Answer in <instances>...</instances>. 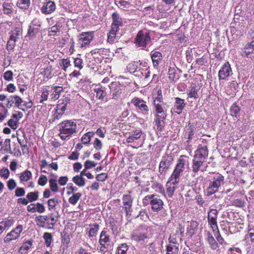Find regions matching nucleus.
Instances as JSON below:
<instances>
[{"label":"nucleus","instance_id":"1","mask_svg":"<svg viewBox=\"0 0 254 254\" xmlns=\"http://www.w3.org/2000/svg\"><path fill=\"white\" fill-rule=\"evenodd\" d=\"M153 104L154 107V122L157 129L162 130L165 126V120L167 117L168 107L167 104L163 102L161 89L157 90L156 96H153Z\"/></svg>","mask_w":254,"mask_h":254},{"label":"nucleus","instance_id":"2","mask_svg":"<svg viewBox=\"0 0 254 254\" xmlns=\"http://www.w3.org/2000/svg\"><path fill=\"white\" fill-rule=\"evenodd\" d=\"M58 126L59 135L63 140L67 139L70 135L76 132V124L72 120H65Z\"/></svg>","mask_w":254,"mask_h":254},{"label":"nucleus","instance_id":"3","mask_svg":"<svg viewBox=\"0 0 254 254\" xmlns=\"http://www.w3.org/2000/svg\"><path fill=\"white\" fill-rule=\"evenodd\" d=\"M69 103V99L67 98H65L62 103L57 104L55 110L52 111V114L49 122L50 123H56L61 119L64 113L67 104Z\"/></svg>","mask_w":254,"mask_h":254},{"label":"nucleus","instance_id":"4","mask_svg":"<svg viewBox=\"0 0 254 254\" xmlns=\"http://www.w3.org/2000/svg\"><path fill=\"white\" fill-rule=\"evenodd\" d=\"M224 177L219 173L215 174L209 180V186L207 189L208 195L217 192L219 187L224 184Z\"/></svg>","mask_w":254,"mask_h":254},{"label":"nucleus","instance_id":"5","mask_svg":"<svg viewBox=\"0 0 254 254\" xmlns=\"http://www.w3.org/2000/svg\"><path fill=\"white\" fill-rule=\"evenodd\" d=\"M151 40V36L149 32L140 30L135 38L134 44L136 47L144 50Z\"/></svg>","mask_w":254,"mask_h":254},{"label":"nucleus","instance_id":"6","mask_svg":"<svg viewBox=\"0 0 254 254\" xmlns=\"http://www.w3.org/2000/svg\"><path fill=\"white\" fill-rule=\"evenodd\" d=\"M22 34V30L16 27L12 29L10 32L9 39L7 42L6 49L8 51H12L14 49L16 43L19 40Z\"/></svg>","mask_w":254,"mask_h":254},{"label":"nucleus","instance_id":"7","mask_svg":"<svg viewBox=\"0 0 254 254\" xmlns=\"http://www.w3.org/2000/svg\"><path fill=\"white\" fill-rule=\"evenodd\" d=\"M23 225H18L16 228L7 233L4 238V243L7 244L19 238L23 230Z\"/></svg>","mask_w":254,"mask_h":254},{"label":"nucleus","instance_id":"8","mask_svg":"<svg viewBox=\"0 0 254 254\" xmlns=\"http://www.w3.org/2000/svg\"><path fill=\"white\" fill-rule=\"evenodd\" d=\"M80 38L77 41V45L80 48H82L88 46L94 37L93 32H82L80 34Z\"/></svg>","mask_w":254,"mask_h":254},{"label":"nucleus","instance_id":"9","mask_svg":"<svg viewBox=\"0 0 254 254\" xmlns=\"http://www.w3.org/2000/svg\"><path fill=\"white\" fill-rule=\"evenodd\" d=\"M217 210L216 209L210 208L207 212V220L208 224L210 226L213 232L218 229L217 221Z\"/></svg>","mask_w":254,"mask_h":254},{"label":"nucleus","instance_id":"10","mask_svg":"<svg viewBox=\"0 0 254 254\" xmlns=\"http://www.w3.org/2000/svg\"><path fill=\"white\" fill-rule=\"evenodd\" d=\"M183 160H179V162L177 164L173 174L170 178V182H172L174 184L179 183L180 174L183 173L185 163Z\"/></svg>","mask_w":254,"mask_h":254},{"label":"nucleus","instance_id":"11","mask_svg":"<svg viewBox=\"0 0 254 254\" xmlns=\"http://www.w3.org/2000/svg\"><path fill=\"white\" fill-rule=\"evenodd\" d=\"M252 41L245 44L240 51V55L243 58H249L254 52V32L251 35Z\"/></svg>","mask_w":254,"mask_h":254},{"label":"nucleus","instance_id":"12","mask_svg":"<svg viewBox=\"0 0 254 254\" xmlns=\"http://www.w3.org/2000/svg\"><path fill=\"white\" fill-rule=\"evenodd\" d=\"M41 22L39 18H34L29 26L28 34L31 37H35L39 32Z\"/></svg>","mask_w":254,"mask_h":254},{"label":"nucleus","instance_id":"13","mask_svg":"<svg viewBox=\"0 0 254 254\" xmlns=\"http://www.w3.org/2000/svg\"><path fill=\"white\" fill-rule=\"evenodd\" d=\"M232 74V70L229 62H226L222 65L218 72L219 80H225Z\"/></svg>","mask_w":254,"mask_h":254},{"label":"nucleus","instance_id":"14","mask_svg":"<svg viewBox=\"0 0 254 254\" xmlns=\"http://www.w3.org/2000/svg\"><path fill=\"white\" fill-rule=\"evenodd\" d=\"M131 103L133 104L134 106L137 107L143 114L145 115L149 114V108L146 104V102L142 99L135 97L131 100Z\"/></svg>","mask_w":254,"mask_h":254},{"label":"nucleus","instance_id":"15","mask_svg":"<svg viewBox=\"0 0 254 254\" xmlns=\"http://www.w3.org/2000/svg\"><path fill=\"white\" fill-rule=\"evenodd\" d=\"M186 103L185 100L179 97L174 98V104L173 107L171 109V112H174L178 115H180L184 110Z\"/></svg>","mask_w":254,"mask_h":254},{"label":"nucleus","instance_id":"16","mask_svg":"<svg viewBox=\"0 0 254 254\" xmlns=\"http://www.w3.org/2000/svg\"><path fill=\"white\" fill-rule=\"evenodd\" d=\"M164 206L163 200L157 195L154 194L151 201V208L152 211L158 212L161 211Z\"/></svg>","mask_w":254,"mask_h":254},{"label":"nucleus","instance_id":"17","mask_svg":"<svg viewBox=\"0 0 254 254\" xmlns=\"http://www.w3.org/2000/svg\"><path fill=\"white\" fill-rule=\"evenodd\" d=\"M133 199L130 195H124L123 197V203L124 208L126 214L127 215L131 212V208L132 206Z\"/></svg>","mask_w":254,"mask_h":254},{"label":"nucleus","instance_id":"18","mask_svg":"<svg viewBox=\"0 0 254 254\" xmlns=\"http://www.w3.org/2000/svg\"><path fill=\"white\" fill-rule=\"evenodd\" d=\"M111 90V95L112 99L117 100L122 93V90L120 85L116 83L112 82L109 86Z\"/></svg>","mask_w":254,"mask_h":254},{"label":"nucleus","instance_id":"19","mask_svg":"<svg viewBox=\"0 0 254 254\" xmlns=\"http://www.w3.org/2000/svg\"><path fill=\"white\" fill-rule=\"evenodd\" d=\"M56 9V4L54 1L45 2L41 8V12L45 14H51Z\"/></svg>","mask_w":254,"mask_h":254},{"label":"nucleus","instance_id":"20","mask_svg":"<svg viewBox=\"0 0 254 254\" xmlns=\"http://www.w3.org/2000/svg\"><path fill=\"white\" fill-rule=\"evenodd\" d=\"M6 0L2 5L3 13L9 16H11L13 13L14 4L11 0Z\"/></svg>","mask_w":254,"mask_h":254},{"label":"nucleus","instance_id":"21","mask_svg":"<svg viewBox=\"0 0 254 254\" xmlns=\"http://www.w3.org/2000/svg\"><path fill=\"white\" fill-rule=\"evenodd\" d=\"M112 18L113 22L112 23L111 27L119 29L120 26H123V19L118 12L117 11L113 12L112 15Z\"/></svg>","mask_w":254,"mask_h":254},{"label":"nucleus","instance_id":"22","mask_svg":"<svg viewBox=\"0 0 254 254\" xmlns=\"http://www.w3.org/2000/svg\"><path fill=\"white\" fill-rule=\"evenodd\" d=\"M147 238H148L147 235L143 233L134 232L130 234L131 240L137 242H144Z\"/></svg>","mask_w":254,"mask_h":254},{"label":"nucleus","instance_id":"23","mask_svg":"<svg viewBox=\"0 0 254 254\" xmlns=\"http://www.w3.org/2000/svg\"><path fill=\"white\" fill-rule=\"evenodd\" d=\"M208 155V150L207 146L198 147L195 152L194 158L198 159H205Z\"/></svg>","mask_w":254,"mask_h":254},{"label":"nucleus","instance_id":"24","mask_svg":"<svg viewBox=\"0 0 254 254\" xmlns=\"http://www.w3.org/2000/svg\"><path fill=\"white\" fill-rule=\"evenodd\" d=\"M151 59L153 66L157 67L162 59V54L159 52L155 51L151 54Z\"/></svg>","mask_w":254,"mask_h":254},{"label":"nucleus","instance_id":"25","mask_svg":"<svg viewBox=\"0 0 254 254\" xmlns=\"http://www.w3.org/2000/svg\"><path fill=\"white\" fill-rule=\"evenodd\" d=\"M111 242V238L107 232L105 230H103L100 235L99 243L100 244H104L108 245H110Z\"/></svg>","mask_w":254,"mask_h":254},{"label":"nucleus","instance_id":"26","mask_svg":"<svg viewBox=\"0 0 254 254\" xmlns=\"http://www.w3.org/2000/svg\"><path fill=\"white\" fill-rule=\"evenodd\" d=\"M142 135V131L141 130H136L133 133L130 134L127 138L126 141L127 143H132L135 140L139 139Z\"/></svg>","mask_w":254,"mask_h":254},{"label":"nucleus","instance_id":"27","mask_svg":"<svg viewBox=\"0 0 254 254\" xmlns=\"http://www.w3.org/2000/svg\"><path fill=\"white\" fill-rule=\"evenodd\" d=\"M83 146L81 143H77L76 146V151L73 152L68 157V159H78L79 155L83 153Z\"/></svg>","mask_w":254,"mask_h":254},{"label":"nucleus","instance_id":"28","mask_svg":"<svg viewBox=\"0 0 254 254\" xmlns=\"http://www.w3.org/2000/svg\"><path fill=\"white\" fill-rule=\"evenodd\" d=\"M11 102L12 105L14 104L18 109L25 111V109L22 107L21 103L23 102V100L18 96H11Z\"/></svg>","mask_w":254,"mask_h":254},{"label":"nucleus","instance_id":"29","mask_svg":"<svg viewBox=\"0 0 254 254\" xmlns=\"http://www.w3.org/2000/svg\"><path fill=\"white\" fill-rule=\"evenodd\" d=\"M241 107L238 106L236 103L232 104L230 108V114L232 116L238 119L240 116Z\"/></svg>","mask_w":254,"mask_h":254},{"label":"nucleus","instance_id":"30","mask_svg":"<svg viewBox=\"0 0 254 254\" xmlns=\"http://www.w3.org/2000/svg\"><path fill=\"white\" fill-rule=\"evenodd\" d=\"M119 29L116 27H111L110 32L108 34V41L112 43H113L116 38L117 33L119 32Z\"/></svg>","mask_w":254,"mask_h":254},{"label":"nucleus","instance_id":"31","mask_svg":"<svg viewBox=\"0 0 254 254\" xmlns=\"http://www.w3.org/2000/svg\"><path fill=\"white\" fill-rule=\"evenodd\" d=\"M175 185L176 184H173L172 182H170V179H169V181L167 183L166 192L169 197H172L173 196L175 190L177 189Z\"/></svg>","mask_w":254,"mask_h":254},{"label":"nucleus","instance_id":"32","mask_svg":"<svg viewBox=\"0 0 254 254\" xmlns=\"http://www.w3.org/2000/svg\"><path fill=\"white\" fill-rule=\"evenodd\" d=\"M207 241L210 245L211 248L214 250H216L218 248V245L214 239L212 235L210 233H207Z\"/></svg>","mask_w":254,"mask_h":254},{"label":"nucleus","instance_id":"33","mask_svg":"<svg viewBox=\"0 0 254 254\" xmlns=\"http://www.w3.org/2000/svg\"><path fill=\"white\" fill-rule=\"evenodd\" d=\"M170 161L168 160H162L159 165V172L162 173L169 168Z\"/></svg>","mask_w":254,"mask_h":254},{"label":"nucleus","instance_id":"34","mask_svg":"<svg viewBox=\"0 0 254 254\" xmlns=\"http://www.w3.org/2000/svg\"><path fill=\"white\" fill-rule=\"evenodd\" d=\"M95 132L93 131H89L84 134L81 137V142L84 144H88L91 138L93 137Z\"/></svg>","mask_w":254,"mask_h":254},{"label":"nucleus","instance_id":"35","mask_svg":"<svg viewBox=\"0 0 254 254\" xmlns=\"http://www.w3.org/2000/svg\"><path fill=\"white\" fill-rule=\"evenodd\" d=\"M72 181L78 187H82L85 186V179L79 175H76L73 177Z\"/></svg>","mask_w":254,"mask_h":254},{"label":"nucleus","instance_id":"36","mask_svg":"<svg viewBox=\"0 0 254 254\" xmlns=\"http://www.w3.org/2000/svg\"><path fill=\"white\" fill-rule=\"evenodd\" d=\"M30 5V0H18L17 2V6L23 10L27 9Z\"/></svg>","mask_w":254,"mask_h":254},{"label":"nucleus","instance_id":"37","mask_svg":"<svg viewBox=\"0 0 254 254\" xmlns=\"http://www.w3.org/2000/svg\"><path fill=\"white\" fill-rule=\"evenodd\" d=\"M33 240H30L23 243L19 250L21 253H26L32 247Z\"/></svg>","mask_w":254,"mask_h":254},{"label":"nucleus","instance_id":"38","mask_svg":"<svg viewBox=\"0 0 254 254\" xmlns=\"http://www.w3.org/2000/svg\"><path fill=\"white\" fill-rule=\"evenodd\" d=\"M179 244L178 246L169 244L167 247V254H178Z\"/></svg>","mask_w":254,"mask_h":254},{"label":"nucleus","instance_id":"39","mask_svg":"<svg viewBox=\"0 0 254 254\" xmlns=\"http://www.w3.org/2000/svg\"><path fill=\"white\" fill-rule=\"evenodd\" d=\"M128 246L126 243L122 244L118 247L116 254H127Z\"/></svg>","mask_w":254,"mask_h":254},{"label":"nucleus","instance_id":"40","mask_svg":"<svg viewBox=\"0 0 254 254\" xmlns=\"http://www.w3.org/2000/svg\"><path fill=\"white\" fill-rule=\"evenodd\" d=\"M82 196V194L80 192L74 193L71 196L68 198L69 202L72 204L75 205Z\"/></svg>","mask_w":254,"mask_h":254},{"label":"nucleus","instance_id":"41","mask_svg":"<svg viewBox=\"0 0 254 254\" xmlns=\"http://www.w3.org/2000/svg\"><path fill=\"white\" fill-rule=\"evenodd\" d=\"M39 194V192L38 191L30 192L27 193L26 198L28 199L29 202H32L38 199Z\"/></svg>","mask_w":254,"mask_h":254},{"label":"nucleus","instance_id":"42","mask_svg":"<svg viewBox=\"0 0 254 254\" xmlns=\"http://www.w3.org/2000/svg\"><path fill=\"white\" fill-rule=\"evenodd\" d=\"M61 20H64V18L63 17H61V19H59V21H60ZM62 27V25L61 23L58 22L56 25H54L53 26L51 27L49 29V32L52 34L54 35L55 33L59 32L61 30V28Z\"/></svg>","mask_w":254,"mask_h":254},{"label":"nucleus","instance_id":"43","mask_svg":"<svg viewBox=\"0 0 254 254\" xmlns=\"http://www.w3.org/2000/svg\"><path fill=\"white\" fill-rule=\"evenodd\" d=\"M32 177V174L30 171L26 170L22 172L19 177L20 179L22 182H27Z\"/></svg>","mask_w":254,"mask_h":254},{"label":"nucleus","instance_id":"44","mask_svg":"<svg viewBox=\"0 0 254 254\" xmlns=\"http://www.w3.org/2000/svg\"><path fill=\"white\" fill-rule=\"evenodd\" d=\"M50 187L52 191L57 192L59 190L57 180L56 179H50L49 181Z\"/></svg>","mask_w":254,"mask_h":254},{"label":"nucleus","instance_id":"45","mask_svg":"<svg viewBox=\"0 0 254 254\" xmlns=\"http://www.w3.org/2000/svg\"><path fill=\"white\" fill-rule=\"evenodd\" d=\"M192 170L194 172H197L199 170L201 169V167L203 165V162L200 160H192Z\"/></svg>","mask_w":254,"mask_h":254},{"label":"nucleus","instance_id":"46","mask_svg":"<svg viewBox=\"0 0 254 254\" xmlns=\"http://www.w3.org/2000/svg\"><path fill=\"white\" fill-rule=\"evenodd\" d=\"M96 92V97L99 100H103L104 97L107 95L105 90L102 88H97L95 89Z\"/></svg>","mask_w":254,"mask_h":254},{"label":"nucleus","instance_id":"47","mask_svg":"<svg viewBox=\"0 0 254 254\" xmlns=\"http://www.w3.org/2000/svg\"><path fill=\"white\" fill-rule=\"evenodd\" d=\"M47 202L48 210L51 211L55 208L56 205L59 203V201L58 198H54L49 199Z\"/></svg>","mask_w":254,"mask_h":254},{"label":"nucleus","instance_id":"48","mask_svg":"<svg viewBox=\"0 0 254 254\" xmlns=\"http://www.w3.org/2000/svg\"><path fill=\"white\" fill-rule=\"evenodd\" d=\"M43 238L45 240V245L47 247H50L52 242V235L51 233L46 232L43 235Z\"/></svg>","mask_w":254,"mask_h":254},{"label":"nucleus","instance_id":"49","mask_svg":"<svg viewBox=\"0 0 254 254\" xmlns=\"http://www.w3.org/2000/svg\"><path fill=\"white\" fill-rule=\"evenodd\" d=\"M99 226L98 224H95L93 225V227L89 230L88 236L89 237H93L96 235L97 232L99 230Z\"/></svg>","mask_w":254,"mask_h":254},{"label":"nucleus","instance_id":"50","mask_svg":"<svg viewBox=\"0 0 254 254\" xmlns=\"http://www.w3.org/2000/svg\"><path fill=\"white\" fill-rule=\"evenodd\" d=\"M54 90V92L51 94L53 98L57 99L59 98V95L61 92L62 91V88L60 86H54L53 87Z\"/></svg>","mask_w":254,"mask_h":254},{"label":"nucleus","instance_id":"51","mask_svg":"<svg viewBox=\"0 0 254 254\" xmlns=\"http://www.w3.org/2000/svg\"><path fill=\"white\" fill-rule=\"evenodd\" d=\"M188 96L190 98L196 99L198 98V90L194 87H192L188 93Z\"/></svg>","mask_w":254,"mask_h":254},{"label":"nucleus","instance_id":"52","mask_svg":"<svg viewBox=\"0 0 254 254\" xmlns=\"http://www.w3.org/2000/svg\"><path fill=\"white\" fill-rule=\"evenodd\" d=\"M154 194L147 195L145 196L142 200V203L144 206H147L148 204L151 205L152 199H153Z\"/></svg>","mask_w":254,"mask_h":254},{"label":"nucleus","instance_id":"53","mask_svg":"<svg viewBox=\"0 0 254 254\" xmlns=\"http://www.w3.org/2000/svg\"><path fill=\"white\" fill-rule=\"evenodd\" d=\"M138 68L137 63L133 62L128 64L127 68L130 72H135Z\"/></svg>","mask_w":254,"mask_h":254},{"label":"nucleus","instance_id":"54","mask_svg":"<svg viewBox=\"0 0 254 254\" xmlns=\"http://www.w3.org/2000/svg\"><path fill=\"white\" fill-rule=\"evenodd\" d=\"M49 93L46 88H44L43 90L41 95V99L40 100L39 102L43 103L44 101H47L49 96Z\"/></svg>","mask_w":254,"mask_h":254},{"label":"nucleus","instance_id":"55","mask_svg":"<svg viewBox=\"0 0 254 254\" xmlns=\"http://www.w3.org/2000/svg\"><path fill=\"white\" fill-rule=\"evenodd\" d=\"M5 230L8 229L13 225V219H8L0 222Z\"/></svg>","mask_w":254,"mask_h":254},{"label":"nucleus","instance_id":"56","mask_svg":"<svg viewBox=\"0 0 254 254\" xmlns=\"http://www.w3.org/2000/svg\"><path fill=\"white\" fill-rule=\"evenodd\" d=\"M47 177L44 175H41L38 179V184L41 186H44L47 184Z\"/></svg>","mask_w":254,"mask_h":254},{"label":"nucleus","instance_id":"57","mask_svg":"<svg viewBox=\"0 0 254 254\" xmlns=\"http://www.w3.org/2000/svg\"><path fill=\"white\" fill-rule=\"evenodd\" d=\"M74 65L75 67L78 68L79 70L83 68V66L82 65L83 63V61L81 59L79 58H76L74 60Z\"/></svg>","mask_w":254,"mask_h":254},{"label":"nucleus","instance_id":"58","mask_svg":"<svg viewBox=\"0 0 254 254\" xmlns=\"http://www.w3.org/2000/svg\"><path fill=\"white\" fill-rule=\"evenodd\" d=\"M118 2L120 5V8L124 10H125L127 8H128L129 7V5L130 4V3L128 1L123 0H119L118 1Z\"/></svg>","mask_w":254,"mask_h":254},{"label":"nucleus","instance_id":"59","mask_svg":"<svg viewBox=\"0 0 254 254\" xmlns=\"http://www.w3.org/2000/svg\"><path fill=\"white\" fill-rule=\"evenodd\" d=\"M36 222L37 225L40 227L44 228L45 227V222L42 218V215H40L36 217Z\"/></svg>","mask_w":254,"mask_h":254},{"label":"nucleus","instance_id":"60","mask_svg":"<svg viewBox=\"0 0 254 254\" xmlns=\"http://www.w3.org/2000/svg\"><path fill=\"white\" fill-rule=\"evenodd\" d=\"M188 130H189V133L188 138V140L187 141L189 142L190 140H191L192 138V136L194 135L195 127L194 126L191 125L189 127Z\"/></svg>","mask_w":254,"mask_h":254},{"label":"nucleus","instance_id":"61","mask_svg":"<svg viewBox=\"0 0 254 254\" xmlns=\"http://www.w3.org/2000/svg\"><path fill=\"white\" fill-rule=\"evenodd\" d=\"M169 78L172 81L174 80L176 77V70L174 68L170 67L168 71Z\"/></svg>","mask_w":254,"mask_h":254},{"label":"nucleus","instance_id":"62","mask_svg":"<svg viewBox=\"0 0 254 254\" xmlns=\"http://www.w3.org/2000/svg\"><path fill=\"white\" fill-rule=\"evenodd\" d=\"M62 62L63 66L62 69L65 71L67 68L71 65L70 62L68 59H62Z\"/></svg>","mask_w":254,"mask_h":254},{"label":"nucleus","instance_id":"63","mask_svg":"<svg viewBox=\"0 0 254 254\" xmlns=\"http://www.w3.org/2000/svg\"><path fill=\"white\" fill-rule=\"evenodd\" d=\"M16 186V183L15 181L11 179L7 182V187L9 190H13Z\"/></svg>","mask_w":254,"mask_h":254},{"label":"nucleus","instance_id":"64","mask_svg":"<svg viewBox=\"0 0 254 254\" xmlns=\"http://www.w3.org/2000/svg\"><path fill=\"white\" fill-rule=\"evenodd\" d=\"M36 211L39 213H43L45 210V208L43 204L40 203H37L35 205Z\"/></svg>","mask_w":254,"mask_h":254}]
</instances>
